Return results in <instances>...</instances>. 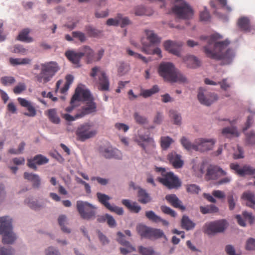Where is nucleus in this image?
<instances>
[{"instance_id":"nucleus-1","label":"nucleus","mask_w":255,"mask_h":255,"mask_svg":"<svg viewBox=\"0 0 255 255\" xmlns=\"http://www.w3.org/2000/svg\"><path fill=\"white\" fill-rule=\"evenodd\" d=\"M200 38L207 43L204 47V51L207 57L216 60H225L228 62L234 57L233 51L228 48L230 41H220L222 35L215 33L210 36H202Z\"/></svg>"},{"instance_id":"nucleus-2","label":"nucleus","mask_w":255,"mask_h":255,"mask_svg":"<svg viewBox=\"0 0 255 255\" xmlns=\"http://www.w3.org/2000/svg\"><path fill=\"white\" fill-rule=\"evenodd\" d=\"M93 101V98L88 90L78 87L71 98L70 106L67 107L66 111L71 112L75 107L78 106L79 102H86V105L82 107L81 110L77 114L76 116V118H83L96 111V105Z\"/></svg>"},{"instance_id":"nucleus-3","label":"nucleus","mask_w":255,"mask_h":255,"mask_svg":"<svg viewBox=\"0 0 255 255\" xmlns=\"http://www.w3.org/2000/svg\"><path fill=\"white\" fill-rule=\"evenodd\" d=\"M33 69L39 70V73L34 74L36 82L44 84L52 80L60 70V67L57 62L50 61L40 64H35L33 66Z\"/></svg>"},{"instance_id":"nucleus-4","label":"nucleus","mask_w":255,"mask_h":255,"mask_svg":"<svg viewBox=\"0 0 255 255\" xmlns=\"http://www.w3.org/2000/svg\"><path fill=\"white\" fill-rule=\"evenodd\" d=\"M158 73L166 81L171 83L188 82L187 78L171 62H162L158 67Z\"/></svg>"},{"instance_id":"nucleus-5","label":"nucleus","mask_w":255,"mask_h":255,"mask_svg":"<svg viewBox=\"0 0 255 255\" xmlns=\"http://www.w3.org/2000/svg\"><path fill=\"white\" fill-rule=\"evenodd\" d=\"M65 56L76 67L81 66L80 62L84 56L86 57L88 63H92L95 60L94 51L88 46H83L78 52L73 50L67 51L65 52Z\"/></svg>"},{"instance_id":"nucleus-6","label":"nucleus","mask_w":255,"mask_h":255,"mask_svg":"<svg viewBox=\"0 0 255 255\" xmlns=\"http://www.w3.org/2000/svg\"><path fill=\"white\" fill-rule=\"evenodd\" d=\"M11 223L8 217H0V234H3L2 242L4 244H11L16 239L12 231Z\"/></svg>"},{"instance_id":"nucleus-7","label":"nucleus","mask_w":255,"mask_h":255,"mask_svg":"<svg viewBox=\"0 0 255 255\" xmlns=\"http://www.w3.org/2000/svg\"><path fill=\"white\" fill-rule=\"evenodd\" d=\"M157 172H161L162 177H158L157 180L168 189H177L181 185L178 178L172 172H166L164 168L156 167Z\"/></svg>"},{"instance_id":"nucleus-8","label":"nucleus","mask_w":255,"mask_h":255,"mask_svg":"<svg viewBox=\"0 0 255 255\" xmlns=\"http://www.w3.org/2000/svg\"><path fill=\"white\" fill-rule=\"evenodd\" d=\"M179 4H176L172 8L173 12L179 18L189 19L193 15V10L189 5L183 0H175Z\"/></svg>"},{"instance_id":"nucleus-9","label":"nucleus","mask_w":255,"mask_h":255,"mask_svg":"<svg viewBox=\"0 0 255 255\" xmlns=\"http://www.w3.org/2000/svg\"><path fill=\"white\" fill-rule=\"evenodd\" d=\"M77 208L80 216L84 219H90L95 215V208L88 202L78 201Z\"/></svg>"},{"instance_id":"nucleus-10","label":"nucleus","mask_w":255,"mask_h":255,"mask_svg":"<svg viewBox=\"0 0 255 255\" xmlns=\"http://www.w3.org/2000/svg\"><path fill=\"white\" fill-rule=\"evenodd\" d=\"M97 133L96 130L93 129L89 124L81 125L77 129L76 135L79 140L85 141V140L94 137Z\"/></svg>"},{"instance_id":"nucleus-11","label":"nucleus","mask_w":255,"mask_h":255,"mask_svg":"<svg viewBox=\"0 0 255 255\" xmlns=\"http://www.w3.org/2000/svg\"><path fill=\"white\" fill-rule=\"evenodd\" d=\"M227 227V222L225 220H219L206 223L205 225V233L213 235L223 232Z\"/></svg>"},{"instance_id":"nucleus-12","label":"nucleus","mask_w":255,"mask_h":255,"mask_svg":"<svg viewBox=\"0 0 255 255\" xmlns=\"http://www.w3.org/2000/svg\"><path fill=\"white\" fill-rule=\"evenodd\" d=\"M90 76L95 78L96 76L99 77V84L100 89L102 91H106L109 88V82L106 74L98 67H94L92 69Z\"/></svg>"},{"instance_id":"nucleus-13","label":"nucleus","mask_w":255,"mask_h":255,"mask_svg":"<svg viewBox=\"0 0 255 255\" xmlns=\"http://www.w3.org/2000/svg\"><path fill=\"white\" fill-rule=\"evenodd\" d=\"M198 99L201 104L210 106L218 100V96L217 94L209 92L202 88H200L198 94Z\"/></svg>"},{"instance_id":"nucleus-14","label":"nucleus","mask_w":255,"mask_h":255,"mask_svg":"<svg viewBox=\"0 0 255 255\" xmlns=\"http://www.w3.org/2000/svg\"><path fill=\"white\" fill-rule=\"evenodd\" d=\"M216 142V140L214 138H197L195 140V143H196V151L203 152L211 150Z\"/></svg>"},{"instance_id":"nucleus-15","label":"nucleus","mask_w":255,"mask_h":255,"mask_svg":"<svg viewBox=\"0 0 255 255\" xmlns=\"http://www.w3.org/2000/svg\"><path fill=\"white\" fill-rule=\"evenodd\" d=\"M183 43L181 42H175L171 40H167L164 43V46L166 50L177 56H180L181 48Z\"/></svg>"},{"instance_id":"nucleus-16","label":"nucleus","mask_w":255,"mask_h":255,"mask_svg":"<svg viewBox=\"0 0 255 255\" xmlns=\"http://www.w3.org/2000/svg\"><path fill=\"white\" fill-rule=\"evenodd\" d=\"M226 172L217 166L210 165L207 169L206 178L208 180L217 179L220 175H225Z\"/></svg>"},{"instance_id":"nucleus-17","label":"nucleus","mask_w":255,"mask_h":255,"mask_svg":"<svg viewBox=\"0 0 255 255\" xmlns=\"http://www.w3.org/2000/svg\"><path fill=\"white\" fill-rule=\"evenodd\" d=\"M118 239L117 240L120 244L124 247L120 248L121 253L126 255L129 253H131L135 250V248L133 247L128 241L125 240V236L121 232H118L117 234Z\"/></svg>"},{"instance_id":"nucleus-18","label":"nucleus","mask_w":255,"mask_h":255,"mask_svg":"<svg viewBox=\"0 0 255 255\" xmlns=\"http://www.w3.org/2000/svg\"><path fill=\"white\" fill-rule=\"evenodd\" d=\"M17 101L21 106L25 108L28 111V112L24 114V115L30 117H34L36 116V110L32 103L20 97L17 98Z\"/></svg>"},{"instance_id":"nucleus-19","label":"nucleus","mask_w":255,"mask_h":255,"mask_svg":"<svg viewBox=\"0 0 255 255\" xmlns=\"http://www.w3.org/2000/svg\"><path fill=\"white\" fill-rule=\"evenodd\" d=\"M48 159L41 154H38L33 158L28 159V166L35 170L37 169L36 165H41L48 163Z\"/></svg>"},{"instance_id":"nucleus-20","label":"nucleus","mask_w":255,"mask_h":255,"mask_svg":"<svg viewBox=\"0 0 255 255\" xmlns=\"http://www.w3.org/2000/svg\"><path fill=\"white\" fill-rule=\"evenodd\" d=\"M167 159L170 163L175 168H181L183 165V161L181 159V156L175 152H171L167 155Z\"/></svg>"},{"instance_id":"nucleus-21","label":"nucleus","mask_w":255,"mask_h":255,"mask_svg":"<svg viewBox=\"0 0 255 255\" xmlns=\"http://www.w3.org/2000/svg\"><path fill=\"white\" fill-rule=\"evenodd\" d=\"M165 199L173 207L178 208L181 211H184L185 207L183 205L182 202L175 194H168L165 196Z\"/></svg>"},{"instance_id":"nucleus-22","label":"nucleus","mask_w":255,"mask_h":255,"mask_svg":"<svg viewBox=\"0 0 255 255\" xmlns=\"http://www.w3.org/2000/svg\"><path fill=\"white\" fill-rule=\"evenodd\" d=\"M183 61L189 68H196L201 65V61L196 57L193 55L184 56Z\"/></svg>"},{"instance_id":"nucleus-23","label":"nucleus","mask_w":255,"mask_h":255,"mask_svg":"<svg viewBox=\"0 0 255 255\" xmlns=\"http://www.w3.org/2000/svg\"><path fill=\"white\" fill-rule=\"evenodd\" d=\"M135 140L145 151L147 144H152L153 143V139L150 138L148 135L138 134L135 137Z\"/></svg>"},{"instance_id":"nucleus-24","label":"nucleus","mask_w":255,"mask_h":255,"mask_svg":"<svg viewBox=\"0 0 255 255\" xmlns=\"http://www.w3.org/2000/svg\"><path fill=\"white\" fill-rule=\"evenodd\" d=\"M138 201L141 204H147L151 200L149 194L145 190L139 188L137 193Z\"/></svg>"},{"instance_id":"nucleus-25","label":"nucleus","mask_w":255,"mask_h":255,"mask_svg":"<svg viewBox=\"0 0 255 255\" xmlns=\"http://www.w3.org/2000/svg\"><path fill=\"white\" fill-rule=\"evenodd\" d=\"M131 24V21L127 17H123L122 15L119 14L117 17L113 18V25H120L122 27H125Z\"/></svg>"},{"instance_id":"nucleus-26","label":"nucleus","mask_w":255,"mask_h":255,"mask_svg":"<svg viewBox=\"0 0 255 255\" xmlns=\"http://www.w3.org/2000/svg\"><path fill=\"white\" fill-rule=\"evenodd\" d=\"M145 33L147 39L150 42V43L146 44L147 45H149L150 46L151 45L157 44L160 42V38L153 30L145 29Z\"/></svg>"},{"instance_id":"nucleus-27","label":"nucleus","mask_w":255,"mask_h":255,"mask_svg":"<svg viewBox=\"0 0 255 255\" xmlns=\"http://www.w3.org/2000/svg\"><path fill=\"white\" fill-rule=\"evenodd\" d=\"M24 178L28 181L32 182V185L34 187L38 188L40 185V179L37 174L24 172Z\"/></svg>"},{"instance_id":"nucleus-28","label":"nucleus","mask_w":255,"mask_h":255,"mask_svg":"<svg viewBox=\"0 0 255 255\" xmlns=\"http://www.w3.org/2000/svg\"><path fill=\"white\" fill-rule=\"evenodd\" d=\"M31 59L28 58H10L9 59V62L10 64L12 66L29 64L31 63Z\"/></svg>"},{"instance_id":"nucleus-29","label":"nucleus","mask_w":255,"mask_h":255,"mask_svg":"<svg viewBox=\"0 0 255 255\" xmlns=\"http://www.w3.org/2000/svg\"><path fill=\"white\" fill-rule=\"evenodd\" d=\"M122 203L130 211L134 213H138L141 210L140 206L138 205L136 202H131L129 200L125 199L122 201Z\"/></svg>"},{"instance_id":"nucleus-30","label":"nucleus","mask_w":255,"mask_h":255,"mask_svg":"<svg viewBox=\"0 0 255 255\" xmlns=\"http://www.w3.org/2000/svg\"><path fill=\"white\" fill-rule=\"evenodd\" d=\"M97 197L98 201L103 204L106 208L110 211H112V206L108 202L110 198L108 195L100 192L97 193Z\"/></svg>"},{"instance_id":"nucleus-31","label":"nucleus","mask_w":255,"mask_h":255,"mask_svg":"<svg viewBox=\"0 0 255 255\" xmlns=\"http://www.w3.org/2000/svg\"><path fill=\"white\" fill-rule=\"evenodd\" d=\"M238 25L243 31H250L251 30L250 20L247 17H243L239 19Z\"/></svg>"},{"instance_id":"nucleus-32","label":"nucleus","mask_w":255,"mask_h":255,"mask_svg":"<svg viewBox=\"0 0 255 255\" xmlns=\"http://www.w3.org/2000/svg\"><path fill=\"white\" fill-rule=\"evenodd\" d=\"M242 198L247 201V205L250 207H254L255 205V195L251 192H246L243 194Z\"/></svg>"},{"instance_id":"nucleus-33","label":"nucleus","mask_w":255,"mask_h":255,"mask_svg":"<svg viewBox=\"0 0 255 255\" xmlns=\"http://www.w3.org/2000/svg\"><path fill=\"white\" fill-rule=\"evenodd\" d=\"M136 230L138 234H139L142 238L149 239L151 228L144 225H139L136 227Z\"/></svg>"},{"instance_id":"nucleus-34","label":"nucleus","mask_w":255,"mask_h":255,"mask_svg":"<svg viewBox=\"0 0 255 255\" xmlns=\"http://www.w3.org/2000/svg\"><path fill=\"white\" fill-rule=\"evenodd\" d=\"M153 12L152 9L150 8H145L143 6H137L135 9V14L138 16H150Z\"/></svg>"},{"instance_id":"nucleus-35","label":"nucleus","mask_w":255,"mask_h":255,"mask_svg":"<svg viewBox=\"0 0 255 255\" xmlns=\"http://www.w3.org/2000/svg\"><path fill=\"white\" fill-rule=\"evenodd\" d=\"M195 226L194 223L189 217L186 216H183L181 220V227L186 230H190L193 229Z\"/></svg>"},{"instance_id":"nucleus-36","label":"nucleus","mask_w":255,"mask_h":255,"mask_svg":"<svg viewBox=\"0 0 255 255\" xmlns=\"http://www.w3.org/2000/svg\"><path fill=\"white\" fill-rule=\"evenodd\" d=\"M130 70L129 65L124 62H120L117 65L118 75L120 76L126 74Z\"/></svg>"},{"instance_id":"nucleus-37","label":"nucleus","mask_w":255,"mask_h":255,"mask_svg":"<svg viewBox=\"0 0 255 255\" xmlns=\"http://www.w3.org/2000/svg\"><path fill=\"white\" fill-rule=\"evenodd\" d=\"M30 31L28 29L26 28L23 29L18 34L17 39L23 42H31L33 41V39L28 36Z\"/></svg>"},{"instance_id":"nucleus-38","label":"nucleus","mask_w":255,"mask_h":255,"mask_svg":"<svg viewBox=\"0 0 255 255\" xmlns=\"http://www.w3.org/2000/svg\"><path fill=\"white\" fill-rule=\"evenodd\" d=\"M255 174V168L249 165H245L240 171V176L243 177L246 175H254Z\"/></svg>"},{"instance_id":"nucleus-39","label":"nucleus","mask_w":255,"mask_h":255,"mask_svg":"<svg viewBox=\"0 0 255 255\" xmlns=\"http://www.w3.org/2000/svg\"><path fill=\"white\" fill-rule=\"evenodd\" d=\"M143 47L142 50L143 52L148 54H157L159 57H162L161 50L158 48L156 47L154 50H151L149 49V45L145 44L144 42L142 43Z\"/></svg>"},{"instance_id":"nucleus-40","label":"nucleus","mask_w":255,"mask_h":255,"mask_svg":"<svg viewBox=\"0 0 255 255\" xmlns=\"http://www.w3.org/2000/svg\"><path fill=\"white\" fill-rule=\"evenodd\" d=\"M200 212L203 214L215 213L219 211V209L214 205H210L206 206H200Z\"/></svg>"},{"instance_id":"nucleus-41","label":"nucleus","mask_w":255,"mask_h":255,"mask_svg":"<svg viewBox=\"0 0 255 255\" xmlns=\"http://www.w3.org/2000/svg\"><path fill=\"white\" fill-rule=\"evenodd\" d=\"M222 133L227 137H230L231 136H238L239 135L237 128L235 127H228L223 128Z\"/></svg>"},{"instance_id":"nucleus-42","label":"nucleus","mask_w":255,"mask_h":255,"mask_svg":"<svg viewBox=\"0 0 255 255\" xmlns=\"http://www.w3.org/2000/svg\"><path fill=\"white\" fill-rule=\"evenodd\" d=\"M58 222L62 231L63 232L66 233H70L71 232L70 229L65 227V224L67 222V218L66 216L63 215H60L58 219Z\"/></svg>"},{"instance_id":"nucleus-43","label":"nucleus","mask_w":255,"mask_h":255,"mask_svg":"<svg viewBox=\"0 0 255 255\" xmlns=\"http://www.w3.org/2000/svg\"><path fill=\"white\" fill-rule=\"evenodd\" d=\"M181 143L182 145L188 150H196V143H192L186 137H183L181 139Z\"/></svg>"},{"instance_id":"nucleus-44","label":"nucleus","mask_w":255,"mask_h":255,"mask_svg":"<svg viewBox=\"0 0 255 255\" xmlns=\"http://www.w3.org/2000/svg\"><path fill=\"white\" fill-rule=\"evenodd\" d=\"M186 190L188 193L191 194H198L201 191L200 187L195 184L186 185Z\"/></svg>"},{"instance_id":"nucleus-45","label":"nucleus","mask_w":255,"mask_h":255,"mask_svg":"<svg viewBox=\"0 0 255 255\" xmlns=\"http://www.w3.org/2000/svg\"><path fill=\"white\" fill-rule=\"evenodd\" d=\"M86 31L90 37H99L101 35L102 31L91 26L86 27Z\"/></svg>"},{"instance_id":"nucleus-46","label":"nucleus","mask_w":255,"mask_h":255,"mask_svg":"<svg viewBox=\"0 0 255 255\" xmlns=\"http://www.w3.org/2000/svg\"><path fill=\"white\" fill-rule=\"evenodd\" d=\"M48 117L51 122L54 124H59L60 119L57 115L56 111L54 109H50L48 111Z\"/></svg>"},{"instance_id":"nucleus-47","label":"nucleus","mask_w":255,"mask_h":255,"mask_svg":"<svg viewBox=\"0 0 255 255\" xmlns=\"http://www.w3.org/2000/svg\"><path fill=\"white\" fill-rule=\"evenodd\" d=\"M162 237H165L163 232L161 230L151 228L149 239H158Z\"/></svg>"},{"instance_id":"nucleus-48","label":"nucleus","mask_w":255,"mask_h":255,"mask_svg":"<svg viewBox=\"0 0 255 255\" xmlns=\"http://www.w3.org/2000/svg\"><path fill=\"white\" fill-rule=\"evenodd\" d=\"M173 140L169 136H163L161 137V146L163 149H167L173 142Z\"/></svg>"},{"instance_id":"nucleus-49","label":"nucleus","mask_w":255,"mask_h":255,"mask_svg":"<svg viewBox=\"0 0 255 255\" xmlns=\"http://www.w3.org/2000/svg\"><path fill=\"white\" fill-rule=\"evenodd\" d=\"M169 116L171 119H172L174 123L176 125H179L181 124V117L179 114L174 111H170Z\"/></svg>"},{"instance_id":"nucleus-50","label":"nucleus","mask_w":255,"mask_h":255,"mask_svg":"<svg viewBox=\"0 0 255 255\" xmlns=\"http://www.w3.org/2000/svg\"><path fill=\"white\" fill-rule=\"evenodd\" d=\"M145 216L149 220L154 222H159V221L161 220V218L156 215L155 213L152 211L146 212Z\"/></svg>"},{"instance_id":"nucleus-51","label":"nucleus","mask_w":255,"mask_h":255,"mask_svg":"<svg viewBox=\"0 0 255 255\" xmlns=\"http://www.w3.org/2000/svg\"><path fill=\"white\" fill-rule=\"evenodd\" d=\"M0 81L3 85L8 86L13 84L15 82V80L13 77L5 76L1 78Z\"/></svg>"},{"instance_id":"nucleus-52","label":"nucleus","mask_w":255,"mask_h":255,"mask_svg":"<svg viewBox=\"0 0 255 255\" xmlns=\"http://www.w3.org/2000/svg\"><path fill=\"white\" fill-rule=\"evenodd\" d=\"M97 220L99 222H105L107 223L110 227H112V216L106 214L103 216H98Z\"/></svg>"},{"instance_id":"nucleus-53","label":"nucleus","mask_w":255,"mask_h":255,"mask_svg":"<svg viewBox=\"0 0 255 255\" xmlns=\"http://www.w3.org/2000/svg\"><path fill=\"white\" fill-rule=\"evenodd\" d=\"M138 251L142 255H153L154 251L151 248H145L140 246Z\"/></svg>"},{"instance_id":"nucleus-54","label":"nucleus","mask_w":255,"mask_h":255,"mask_svg":"<svg viewBox=\"0 0 255 255\" xmlns=\"http://www.w3.org/2000/svg\"><path fill=\"white\" fill-rule=\"evenodd\" d=\"M11 52L14 53H20L22 54H24L26 52L27 50L25 48H24L22 45H15L11 48Z\"/></svg>"},{"instance_id":"nucleus-55","label":"nucleus","mask_w":255,"mask_h":255,"mask_svg":"<svg viewBox=\"0 0 255 255\" xmlns=\"http://www.w3.org/2000/svg\"><path fill=\"white\" fill-rule=\"evenodd\" d=\"M24 202L30 208L34 210H37L41 207L37 202L31 201L29 198L26 199Z\"/></svg>"},{"instance_id":"nucleus-56","label":"nucleus","mask_w":255,"mask_h":255,"mask_svg":"<svg viewBox=\"0 0 255 255\" xmlns=\"http://www.w3.org/2000/svg\"><path fill=\"white\" fill-rule=\"evenodd\" d=\"M229 208L230 210H233L236 206L237 199H235L233 194L228 195L227 197Z\"/></svg>"},{"instance_id":"nucleus-57","label":"nucleus","mask_w":255,"mask_h":255,"mask_svg":"<svg viewBox=\"0 0 255 255\" xmlns=\"http://www.w3.org/2000/svg\"><path fill=\"white\" fill-rule=\"evenodd\" d=\"M74 38L78 39L81 42H84L86 40L85 34L80 31H73L72 33Z\"/></svg>"},{"instance_id":"nucleus-58","label":"nucleus","mask_w":255,"mask_h":255,"mask_svg":"<svg viewBox=\"0 0 255 255\" xmlns=\"http://www.w3.org/2000/svg\"><path fill=\"white\" fill-rule=\"evenodd\" d=\"M161 210L164 214L169 215L173 217H175L176 215V213L174 210L166 206H162L161 207Z\"/></svg>"},{"instance_id":"nucleus-59","label":"nucleus","mask_w":255,"mask_h":255,"mask_svg":"<svg viewBox=\"0 0 255 255\" xmlns=\"http://www.w3.org/2000/svg\"><path fill=\"white\" fill-rule=\"evenodd\" d=\"M133 117L135 122L138 124H144L146 123V119L144 117L140 115L138 113H135Z\"/></svg>"},{"instance_id":"nucleus-60","label":"nucleus","mask_w":255,"mask_h":255,"mask_svg":"<svg viewBox=\"0 0 255 255\" xmlns=\"http://www.w3.org/2000/svg\"><path fill=\"white\" fill-rule=\"evenodd\" d=\"M26 87L24 83H20L16 86L13 89V92L15 94H20L26 90Z\"/></svg>"},{"instance_id":"nucleus-61","label":"nucleus","mask_w":255,"mask_h":255,"mask_svg":"<svg viewBox=\"0 0 255 255\" xmlns=\"http://www.w3.org/2000/svg\"><path fill=\"white\" fill-rule=\"evenodd\" d=\"M246 249L247 250H255V240L250 238L246 243Z\"/></svg>"},{"instance_id":"nucleus-62","label":"nucleus","mask_w":255,"mask_h":255,"mask_svg":"<svg viewBox=\"0 0 255 255\" xmlns=\"http://www.w3.org/2000/svg\"><path fill=\"white\" fill-rule=\"evenodd\" d=\"M218 84L220 85L221 88L225 91L230 88L231 84L228 82L227 79H224L221 81L218 82Z\"/></svg>"},{"instance_id":"nucleus-63","label":"nucleus","mask_w":255,"mask_h":255,"mask_svg":"<svg viewBox=\"0 0 255 255\" xmlns=\"http://www.w3.org/2000/svg\"><path fill=\"white\" fill-rule=\"evenodd\" d=\"M248 142L251 144H255V131H251L247 135Z\"/></svg>"},{"instance_id":"nucleus-64","label":"nucleus","mask_w":255,"mask_h":255,"mask_svg":"<svg viewBox=\"0 0 255 255\" xmlns=\"http://www.w3.org/2000/svg\"><path fill=\"white\" fill-rule=\"evenodd\" d=\"M46 255H60L58 251L53 247H49L45 251Z\"/></svg>"}]
</instances>
